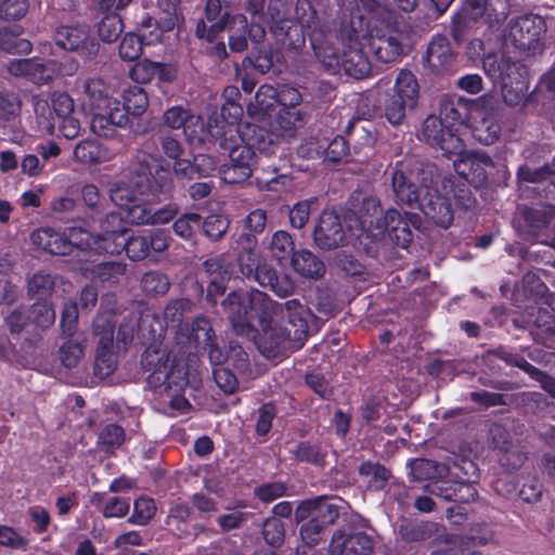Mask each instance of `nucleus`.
<instances>
[{"mask_svg": "<svg viewBox=\"0 0 555 555\" xmlns=\"http://www.w3.org/2000/svg\"><path fill=\"white\" fill-rule=\"evenodd\" d=\"M248 302L245 338L251 340L263 357L276 358L304 346L309 334L310 311L298 299L280 305L266 293L251 291Z\"/></svg>", "mask_w": 555, "mask_h": 555, "instance_id": "f257e3e1", "label": "nucleus"}, {"mask_svg": "<svg viewBox=\"0 0 555 555\" xmlns=\"http://www.w3.org/2000/svg\"><path fill=\"white\" fill-rule=\"evenodd\" d=\"M241 96V91L236 86H227L222 92L224 102L221 106V120L210 116L205 122L203 118L195 117V121L184 129L190 145L194 147L208 146L218 140H220V144L229 145L234 142L233 133H236L240 142H243Z\"/></svg>", "mask_w": 555, "mask_h": 555, "instance_id": "f03ea898", "label": "nucleus"}, {"mask_svg": "<svg viewBox=\"0 0 555 555\" xmlns=\"http://www.w3.org/2000/svg\"><path fill=\"white\" fill-rule=\"evenodd\" d=\"M83 106L92 115L91 130L101 138L113 139L118 128H126L129 118L120 109V101L114 89L102 78H89L83 83Z\"/></svg>", "mask_w": 555, "mask_h": 555, "instance_id": "7ed1b4c3", "label": "nucleus"}, {"mask_svg": "<svg viewBox=\"0 0 555 555\" xmlns=\"http://www.w3.org/2000/svg\"><path fill=\"white\" fill-rule=\"evenodd\" d=\"M343 10H350L349 20H343L338 29V36L344 48L360 47L371 31H369L367 21L353 9L363 10L373 18L386 21L390 16V11L377 0H336Z\"/></svg>", "mask_w": 555, "mask_h": 555, "instance_id": "20e7f679", "label": "nucleus"}, {"mask_svg": "<svg viewBox=\"0 0 555 555\" xmlns=\"http://www.w3.org/2000/svg\"><path fill=\"white\" fill-rule=\"evenodd\" d=\"M302 125L298 108L282 107L274 120H266L262 125L245 122V145L248 150H263L267 143H273L272 137L292 138Z\"/></svg>", "mask_w": 555, "mask_h": 555, "instance_id": "39448f33", "label": "nucleus"}, {"mask_svg": "<svg viewBox=\"0 0 555 555\" xmlns=\"http://www.w3.org/2000/svg\"><path fill=\"white\" fill-rule=\"evenodd\" d=\"M428 168L435 166L416 160L409 165L397 163L390 172V188L397 205L416 208L423 193L422 179Z\"/></svg>", "mask_w": 555, "mask_h": 555, "instance_id": "423d86ee", "label": "nucleus"}, {"mask_svg": "<svg viewBox=\"0 0 555 555\" xmlns=\"http://www.w3.org/2000/svg\"><path fill=\"white\" fill-rule=\"evenodd\" d=\"M440 177L436 168L425 170L422 179V198L417 208L440 228L447 229L453 221V209L450 198L443 195L438 188Z\"/></svg>", "mask_w": 555, "mask_h": 555, "instance_id": "0eeeda50", "label": "nucleus"}, {"mask_svg": "<svg viewBox=\"0 0 555 555\" xmlns=\"http://www.w3.org/2000/svg\"><path fill=\"white\" fill-rule=\"evenodd\" d=\"M115 313L101 311L93 320V334L99 337L93 373L104 378L109 376L117 366V356L114 352Z\"/></svg>", "mask_w": 555, "mask_h": 555, "instance_id": "6e6552de", "label": "nucleus"}, {"mask_svg": "<svg viewBox=\"0 0 555 555\" xmlns=\"http://www.w3.org/2000/svg\"><path fill=\"white\" fill-rule=\"evenodd\" d=\"M545 33V21L539 15L518 16L508 24V39L516 49L527 55L542 52Z\"/></svg>", "mask_w": 555, "mask_h": 555, "instance_id": "1a4fd4ad", "label": "nucleus"}, {"mask_svg": "<svg viewBox=\"0 0 555 555\" xmlns=\"http://www.w3.org/2000/svg\"><path fill=\"white\" fill-rule=\"evenodd\" d=\"M53 40L59 48L85 60H93L99 54L100 44L86 25H60L53 33Z\"/></svg>", "mask_w": 555, "mask_h": 555, "instance_id": "9d476101", "label": "nucleus"}, {"mask_svg": "<svg viewBox=\"0 0 555 555\" xmlns=\"http://www.w3.org/2000/svg\"><path fill=\"white\" fill-rule=\"evenodd\" d=\"M369 46L378 62L396 63L404 55V35L390 24L374 27L370 33Z\"/></svg>", "mask_w": 555, "mask_h": 555, "instance_id": "9b49d317", "label": "nucleus"}, {"mask_svg": "<svg viewBox=\"0 0 555 555\" xmlns=\"http://www.w3.org/2000/svg\"><path fill=\"white\" fill-rule=\"evenodd\" d=\"M173 173L163 166L141 163L132 172L131 182L141 194L169 196L173 190Z\"/></svg>", "mask_w": 555, "mask_h": 555, "instance_id": "f8f14e48", "label": "nucleus"}, {"mask_svg": "<svg viewBox=\"0 0 555 555\" xmlns=\"http://www.w3.org/2000/svg\"><path fill=\"white\" fill-rule=\"evenodd\" d=\"M312 238L314 245L324 251L345 247L349 243L347 230L340 217L333 211L326 210L317 219Z\"/></svg>", "mask_w": 555, "mask_h": 555, "instance_id": "ddd939ff", "label": "nucleus"}, {"mask_svg": "<svg viewBox=\"0 0 555 555\" xmlns=\"http://www.w3.org/2000/svg\"><path fill=\"white\" fill-rule=\"evenodd\" d=\"M205 16L209 25L201 20L196 25V35L214 42L224 29H233L236 24H243V14L231 16L227 11L222 12L220 0H207Z\"/></svg>", "mask_w": 555, "mask_h": 555, "instance_id": "4468645a", "label": "nucleus"}, {"mask_svg": "<svg viewBox=\"0 0 555 555\" xmlns=\"http://www.w3.org/2000/svg\"><path fill=\"white\" fill-rule=\"evenodd\" d=\"M422 140L433 147L439 149L444 155L456 154L462 150L461 139L453 132L441 117L429 115L422 126Z\"/></svg>", "mask_w": 555, "mask_h": 555, "instance_id": "2eb2a0df", "label": "nucleus"}, {"mask_svg": "<svg viewBox=\"0 0 555 555\" xmlns=\"http://www.w3.org/2000/svg\"><path fill=\"white\" fill-rule=\"evenodd\" d=\"M337 499L317 496L301 501L295 509V520L302 522L308 518L325 526H332L339 517L341 506Z\"/></svg>", "mask_w": 555, "mask_h": 555, "instance_id": "dca6fc26", "label": "nucleus"}, {"mask_svg": "<svg viewBox=\"0 0 555 555\" xmlns=\"http://www.w3.org/2000/svg\"><path fill=\"white\" fill-rule=\"evenodd\" d=\"M189 365L184 360L175 358L160 374L149 376L147 383L153 388H159L168 396L179 395L189 385Z\"/></svg>", "mask_w": 555, "mask_h": 555, "instance_id": "f3484780", "label": "nucleus"}, {"mask_svg": "<svg viewBox=\"0 0 555 555\" xmlns=\"http://www.w3.org/2000/svg\"><path fill=\"white\" fill-rule=\"evenodd\" d=\"M373 552L372 537L361 531H336L328 546L330 555H372Z\"/></svg>", "mask_w": 555, "mask_h": 555, "instance_id": "a211bd4d", "label": "nucleus"}, {"mask_svg": "<svg viewBox=\"0 0 555 555\" xmlns=\"http://www.w3.org/2000/svg\"><path fill=\"white\" fill-rule=\"evenodd\" d=\"M494 166L491 157L480 151H472L462 155L455 163V170L476 188L482 186L488 181V168Z\"/></svg>", "mask_w": 555, "mask_h": 555, "instance_id": "6ab92c4d", "label": "nucleus"}, {"mask_svg": "<svg viewBox=\"0 0 555 555\" xmlns=\"http://www.w3.org/2000/svg\"><path fill=\"white\" fill-rule=\"evenodd\" d=\"M9 68L13 75L25 77L38 86L50 83L57 76L53 60L23 59L12 62Z\"/></svg>", "mask_w": 555, "mask_h": 555, "instance_id": "aec40b11", "label": "nucleus"}, {"mask_svg": "<svg viewBox=\"0 0 555 555\" xmlns=\"http://www.w3.org/2000/svg\"><path fill=\"white\" fill-rule=\"evenodd\" d=\"M493 541V533L485 528L483 530H470L466 535H454L448 540V545L431 553V555H481L473 550V546L486 545Z\"/></svg>", "mask_w": 555, "mask_h": 555, "instance_id": "412c9836", "label": "nucleus"}, {"mask_svg": "<svg viewBox=\"0 0 555 555\" xmlns=\"http://www.w3.org/2000/svg\"><path fill=\"white\" fill-rule=\"evenodd\" d=\"M375 229L378 231L377 235L388 232L389 238L401 248H406L413 240L409 222L403 220V216L396 208L386 210L384 217L377 219Z\"/></svg>", "mask_w": 555, "mask_h": 555, "instance_id": "4be33fe9", "label": "nucleus"}, {"mask_svg": "<svg viewBox=\"0 0 555 555\" xmlns=\"http://www.w3.org/2000/svg\"><path fill=\"white\" fill-rule=\"evenodd\" d=\"M103 235H98L93 250L98 254L120 255L127 247L126 234L128 229L116 223H107V217L102 222Z\"/></svg>", "mask_w": 555, "mask_h": 555, "instance_id": "5701e85b", "label": "nucleus"}, {"mask_svg": "<svg viewBox=\"0 0 555 555\" xmlns=\"http://www.w3.org/2000/svg\"><path fill=\"white\" fill-rule=\"evenodd\" d=\"M217 168L216 158L207 154H197L193 160L178 159L173 164L175 175L188 180L211 177Z\"/></svg>", "mask_w": 555, "mask_h": 555, "instance_id": "b1692460", "label": "nucleus"}, {"mask_svg": "<svg viewBox=\"0 0 555 555\" xmlns=\"http://www.w3.org/2000/svg\"><path fill=\"white\" fill-rule=\"evenodd\" d=\"M119 211H108L107 223L125 227L124 222L131 224H151L152 206L129 199L127 204H118Z\"/></svg>", "mask_w": 555, "mask_h": 555, "instance_id": "393cba45", "label": "nucleus"}, {"mask_svg": "<svg viewBox=\"0 0 555 555\" xmlns=\"http://www.w3.org/2000/svg\"><path fill=\"white\" fill-rule=\"evenodd\" d=\"M30 242L51 255L66 256L70 254L67 234L56 232L49 227L35 230L30 234Z\"/></svg>", "mask_w": 555, "mask_h": 555, "instance_id": "a878e982", "label": "nucleus"}, {"mask_svg": "<svg viewBox=\"0 0 555 555\" xmlns=\"http://www.w3.org/2000/svg\"><path fill=\"white\" fill-rule=\"evenodd\" d=\"M444 527L434 521H410L402 524L399 534L405 542L436 541L444 537Z\"/></svg>", "mask_w": 555, "mask_h": 555, "instance_id": "bb28decb", "label": "nucleus"}, {"mask_svg": "<svg viewBox=\"0 0 555 555\" xmlns=\"http://www.w3.org/2000/svg\"><path fill=\"white\" fill-rule=\"evenodd\" d=\"M340 68L344 69L346 75L356 79L367 77L371 73L372 65L363 50V46L344 48L340 57Z\"/></svg>", "mask_w": 555, "mask_h": 555, "instance_id": "cd10ccee", "label": "nucleus"}, {"mask_svg": "<svg viewBox=\"0 0 555 555\" xmlns=\"http://www.w3.org/2000/svg\"><path fill=\"white\" fill-rule=\"evenodd\" d=\"M291 264L297 274L309 280H321L326 273L323 260L309 249H299L293 254Z\"/></svg>", "mask_w": 555, "mask_h": 555, "instance_id": "c85d7f7f", "label": "nucleus"}, {"mask_svg": "<svg viewBox=\"0 0 555 555\" xmlns=\"http://www.w3.org/2000/svg\"><path fill=\"white\" fill-rule=\"evenodd\" d=\"M157 34H147L140 30V34L127 33L119 43V56L124 61L133 62L143 53L144 46H155L158 43Z\"/></svg>", "mask_w": 555, "mask_h": 555, "instance_id": "c756f323", "label": "nucleus"}, {"mask_svg": "<svg viewBox=\"0 0 555 555\" xmlns=\"http://www.w3.org/2000/svg\"><path fill=\"white\" fill-rule=\"evenodd\" d=\"M425 60L434 72L449 67L455 60V53L446 36H435L428 44Z\"/></svg>", "mask_w": 555, "mask_h": 555, "instance_id": "7c9ffc66", "label": "nucleus"}, {"mask_svg": "<svg viewBox=\"0 0 555 555\" xmlns=\"http://www.w3.org/2000/svg\"><path fill=\"white\" fill-rule=\"evenodd\" d=\"M279 100L278 91L268 85H262L255 94V101L248 103V115L261 125L269 117V112L275 106Z\"/></svg>", "mask_w": 555, "mask_h": 555, "instance_id": "2f4dec72", "label": "nucleus"}, {"mask_svg": "<svg viewBox=\"0 0 555 555\" xmlns=\"http://www.w3.org/2000/svg\"><path fill=\"white\" fill-rule=\"evenodd\" d=\"M315 57L323 67L335 74L340 69V57L335 47L321 34H314L310 38Z\"/></svg>", "mask_w": 555, "mask_h": 555, "instance_id": "473e14b6", "label": "nucleus"}, {"mask_svg": "<svg viewBox=\"0 0 555 555\" xmlns=\"http://www.w3.org/2000/svg\"><path fill=\"white\" fill-rule=\"evenodd\" d=\"M221 147L230 151L231 162L220 167L221 179L229 184L241 183L243 181V151L240 150V143L232 142L229 145L221 143Z\"/></svg>", "mask_w": 555, "mask_h": 555, "instance_id": "72a5a7b5", "label": "nucleus"}, {"mask_svg": "<svg viewBox=\"0 0 555 555\" xmlns=\"http://www.w3.org/2000/svg\"><path fill=\"white\" fill-rule=\"evenodd\" d=\"M170 362L169 352L164 345L149 344L142 353L141 365L149 376L160 374Z\"/></svg>", "mask_w": 555, "mask_h": 555, "instance_id": "f704fd0d", "label": "nucleus"}, {"mask_svg": "<svg viewBox=\"0 0 555 555\" xmlns=\"http://www.w3.org/2000/svg\"><path fill=\"white\" fill-rule=\"evenodd\" d=\"M186 338L188 344L194 347L196 351H201V348L210 346V341L216 339L210 320L204 315L195 318L189 328Z\"/></svg>", "mask_w": 555, "mask_h": 555, "instance_id": "c9c22d12", "label": "nucleus"}, {"mask_svg": "<svg viewBox=\"0 0 555 555\" xmlns=\"http://www.w3.org/2000/svg\"><path fill=\"white\" fill-rule=\"evenodd\" d=\"M352 209L360 218H374L370 220V227H374L377 223V219L383 218V208L380 201L375 195L357 193L352 195L351 201Z\"/></svg>", "mask_w": 555, "mask_h": 555, "instance_id": "e433bc0d", "label": "nucleus"}, {"mask_svg": "<svg viewBox=\"0 0 555 555\" xmlns=\"http://www.w3.org/2000/svg\"><path fill=\"white\" fill-rule=\"evenodd\" d=\"M149 107V96L146 91L140 86H131L122 92V105L120 109L132 117L142 116Z\"/></svg>", "mask_w": 555, "mask_h": 555, "instance_id": "4c0bfd02", "label": "nucleus"}, {"mask_svg": "<svg viewBox=\"0 0 555 555\" xmlns=\"http://www.w3.org/2000/svg\"><path fill=\"white\" fill-rule=\"evenodd\" d=\"M483 69L493 79H509L519 65L503 54L491 53L482 61Z\"/></svg>", "mask_w": 555, "mask_h": 555, "instance_id": "58836bf2", "label": "nucleus"}, {"mask_svg": "<svg viewBox=\"0 0 555 555\" xmlns=\"http://www.w3.org/2000/svg\"><path fill=\"white\" fill-rule=\"evenodd\" d=\"M410 475L413 480H436L442 478L448 473V467L427 459H415L410 462Z\"/></svg>", "mask_w": 555, "mask_h": 555, "instance_id": "ea45409f", "label": "nucleus"}, {"mask_svg": "<svg viewBox=\"0 0 555 555\" xmlns=\"http://www.w3.org/2000/svg\"><path fill=\"white\" fill-rule=\"evenodd\" d=\"M450 127L453 124H464L468 117V105L461 98L453 100L443 96L439 103V115Z\"/></svg>", "mask_w": 555, "mask_h": 555, "instance_id": "a19ab883", "label": "nucleus"}, {"mask_svg": "<svg viewBox=\"0 0 555 555\" xmlns=\"http://www.w3.org/2000/svg\"><path fill=\"white\" fill-rule=\"evenodd\" d=\"M393 95L404 100L408 104L416 105L420 89L416 77L408 69H401L397 75Z\"/></svg>", "mask_w": 555, "mask_h": 555, "instance_id": "79ce46f5", "label": "nucleus"}, {"mask_svg": "<svg viewBox=\"0 0 555 555\" xmlns=\"http://www.w3.org/2000/svg\"><path fill=\"white\" fill-rule=\"evenodd\" d=\"M517 178L519 181L528 183L548 182L550 186H552L550 191L553 192L555 191V162L539 168L522 165L517 170Z\"/></svg>", "mask_w": 555, "mask_h": 555, "instance_id": "37998d69", "label": "nucleus"}, {"mask_svg": "<svg viewBox=\"0 0 555 555\" xmlns=\"http://www.w3.org/2000/svg\"><path fill=\"white\" fill-rule=\"evenodd\" d=\"M166 322L156 314H146L140 320L139 332L145 338V344L164 345L167 332Z\"/></svg>", "mask_w": 555, "mask_h": 555, "instance_id": "c03bdc74", "label": "nucleus"}, {"mask_svg": "<svg viewBox=\"0 0 555 555\" xmlns=\"http://www.w3.org/2000/svg\"><path fill=\"white\" fill-rule=\"evenodd\" d=\"M359 475L367 480L373 490H383L391 477V472L376 462H364L359 466Z\"/></svg>", "mask_w": 555, "mask_h": 555, "instance_id": "a18cd8bd", "label": "nucleus"}, {"mask_svg": "<svg viewBox=\"0 0 555 555\" xmlns=\"http://www.w3.org/2000/svg\"><path fill=\"white\" fill-rule=\"evenodd\" d=\"M23 29L18 25L0 28V50L8 53L29 52L30 42L21 39Z\"/></svg>", "mask_w": 555, "mask_h": 555, "instance_id": "49530a36", "label": "nucleus"}, {"mask_svg": "<svg viewBox=\"0 0 555 555\" xmlns=\"http://www.w3.org/2000/svg\"><path fill=\"white\" fill-rule=\"evenodd\" d=\"M55 282L50 273L36 272L27 282V295L30 299H50Z\"/></svg>", "mask_w": 555, "mask_h": 555, "instance_id": "de8ad7c7", "label": "nucleus"}, {"mask_svg": "<svg viewBox=\"0 0 555 555\" xmlns=\"http://www.w3.org/2000/svg\"><path fill=\"white\" fill-rule=\"evenodd\" d=\"M222 308L228 314L232 330L237 336L243 335V296L237 291H232L222 301Z\"/></svg>", "mask_w": 555, "mask_h": 555, "instance_id": "09e8293b", "label": "nucleus"}, {"mask_svg": "<svg viewBox=\"0 0 555 555\" xmlns=\"http://www.w3.org/2000/svg\"><path fill=\"white\" fill-rule=\"evenodd\" d=\"M125 273L126 264L120 261H103L95 264L92 269L93 278L104 286L118 284Z\"/></svg>", "mask_w": 555, "mask_h": 555, "instance_id": "8fccbe9b", "label": "nucleus"}, {"mask_svg": "<svg viewBox=\"0 0 555 555\" xmlns=\"http://www.w3.org/2000/svg\"><path fill=\"white\" fill-rule=\"evenodd\" d=\"M81 197L93 220L101 221L103 216L106 217V199L101 196L100 190L95 184L87 183L82 185Z\"/></svg>", "mask_w": 555, "mask_h": 555, "instance_id": "3c124183", "label": "nucleus"}, {"mask_svg": "<svg viewBox=\"0 0 555 555\" xmlns=\"http://www.w3.org/2000/svg\"><path fill=\"white\" fill-rule=\"evenodd\" d=\"M156 504L152 498L141 495L133 502V512L127 522L133 526H147L156 514Z\"/></svg>", "mask_w": 555, "mask_h": 555, "instance_id": "603ef678", "label": "nucleus"}, {"mask_svg": "<svg viewBox=\"0 0 555 555\" xmlns=\"http://www.w3.org/2000/svg\"><path fill=\"white\" fill-rule=\"evenodd\" d=\"M125 440L126 433L120 425L107 424L98 436V446L102 451L113 453L124 444Z\"/></svg>", "mask_w": 555, "mask_h": 555, "instance_id": "864d4df0", "label": "nucleus"}, {"mask_svg": "<svg viewBox=\"0 0 555 555\" xmlns=\"http://www.w3.org/2000/svg\"><path fill=\"white\" fill-rule=\"evenodd\" d=\"M272 257L280 263L292 261L293 254H296L295 244L291 234L286 231H276L269 245Z\"/></svg>", "mask_w": 555, "mask_h": 555, "instance_id": "5fc2aeb1", "label": "nucleus"}, {"mask_svg": "<svg viewBox=\"0 0 555 555\" xmlns=\"http://www.w3.org/2000/svg\"><path fill=\"white\" fill-rule=\"evenodd\" d=\"M141 288L147 297L163 296L170 288V280L165 273L151 270L143 274Z\"/></svg>", "mask_w": 555, "mask_h": 555, "instance_id": "6e6d98bb", "label": "nucleus"}, {"mask_svg": "<svg viewBox=\"0 0 555 555\" xmlns=\"http://www.w3.org/2000/svg\"><path fill=\"white\" fill-rule=\"evenodd\" d=\"M165 12L166 16L160 20H156L146 14L139 23L140 30L158 35V43L162 42L165 33L173 30L177 22V17L173 14L175 11Z\"/></svg>", "mask_w": 555, "mask_h": 555, "instance_id": "4d7b16f0", "label": "nucleus"}, {"mask_svg": "<svg viewBox=\"0 0 555 555\" xmlns=\"http://www.w3.org/2000/svg\"><path fill=\"white\" fill-rule=\"evenodd\" d=\"M28 318L31 324L39 328H48L55 321V311L50 299L36 300L29 311Z\"/></svg>", "mask_w": 555, "mask_h": 555, "instance_id": "13d9d810", "label": "nucleus"}, {"mask_svg": "<svg viewBox=\"0 0 555 555\" xmlns=\"http://www.w3.org/2000/svg\"><path fill=\"white\" fill-rule=\"evenodd\" d=\"M98 35L103 42H115L124 30V23L118 13L105 14L96 25Z\"/></svg>", "mask_w": 555, "mask_h": 555, "instance_id": "bf43d9fd", "label": "nucleus"}, {"mask_svg": "<svg viewBox=\"0 0 555 555\" xmlns=\"http://www.w3.org/2000/svg\"><path fill=\"white\" fill-rule=\"evenodd\" d=\"M266 0H248L247 10L251 14L248 37L254 42H260L266 36L263 8Z\"/></svg>", "mask_w": 555, "mask_h": 555, "instance_id": "052dcab7", "label": "nucleus"}, {"mask_svg": "<svg viewBox=\"0 0 555 555\" xmlns=\"http://www.w3.org/2000/svg\"><path fill=\"white\" fill-rule=\"evenodd\" d=\"M104 156V151L101 144L95 140H82L74 149L75 160L81 164H98L101 163Z\"/></svg>", "mask_w": 555, "mask_h": 555, "instance_id": "680f3d73", "label": "nucleus"}, {"mask_svg": "<svg viewBox=\"0 0 555 555\" xmlns=\"http://www.w3.org/2000/svg\"><path fill=\"white\" fill-rule=\"evenodd\" d=\"M22 102L14 92H0V127L14 122L20 115Z\"/></svg>", "mask_w": 555, "mask_h": 555, "instance_id": "e2e57ef3", "label": "nucleus"}, {"mask_svg": "<svg viewBox=\"0 0 555 555\" xmlns=\"http://www.w3.org/2000/svg\"><path fill=\"white\" fill-rule=\"evenodd\" d=\"M50 210L53 218L61 221H74L78 218L77 202L68 196H57L50 202Z\"/></svg>", "mask_w": 555, "mask_h": 555, "instance_id": "0e129e2a", "label": "nucleus"}, {"mask_svg": "<svg viewBox=\"0 0 555 555\" xmlns=\"http://www.w3.org/2000/svg\"><path fill=\"white\" fill-rule=\"evenodd\" d=\"M293 453L297 461L306 462L320 467L325 465L326 453L321 449L320 446L313 444L309 441L299 442Z\"/></svg>", "mask_w": 555, "mask_h": 555, "instance_id": "69168bd1", "label": "nucleus"}, {"mask_svg": "<svg viewBox=\"0 0 555 555\" xmlns=\"http://www.w3.org/2000/svg\"><path fill=\"white\" fill-rule=\"evenodd\" d=\"M192 305L193 302L189 298L170 300L165 307L163 320L167 325H179L183 320L184 313L191 309Z\"/></svg>", "mask_w": 555, "mask_h": 555, "instance_id": "338daca9", "label": "nucleus"}, {"mask_svg": "<svg viewBox=\"0 0 555 555\" xmlns=\"http://www.w3.org/2000/svg\"><path fill=\"white\" fill-rule=\"evenodd\" d=\"M262 535L269 545L280 547L285 540V527L283 521L278 517L266 519L262 525Z\"/></svg>", "mask_w": 555, "mask_h": 555, "instance_id": "774afa93", "label": "nucleus"}]
</instances>
